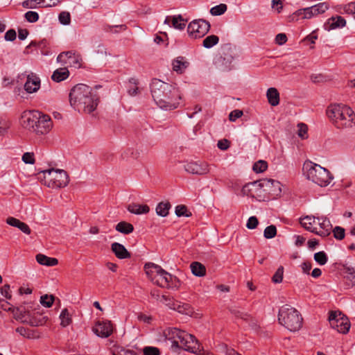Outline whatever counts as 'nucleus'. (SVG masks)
Wrapping results in <instances>:
<instances>
[{"label": "nucleus", "mask_w": 355, "mask_h": 355, "mask_svg": "<svg viewBox=\"0 0 355 355\" xmlns=\"http://www.w3.org/2000/svg\"><path fill=\"white\" fill-rule=\"evenodd\" d=\"M71 106L79 112L89 114L94 112L99 103L96 92L85 84L75 85L69 93Z\"/></svg>", "instance_id": "obj_1"}, {"label": "nucleus", "mask_w": 355, "mask_h": 355, "mask_svg": "<svg viewBox=\"0 0 355 355\" xmlns=\"http://www.w3.org/2000/svg\"><path fill=\"white\" fill-rule=\"evenodd\" d=\"M326 113L331 123L337 129H349L355 126V112L348 105L342 103L331 104Z\"/></svg>", "instance_id": "obj_2"}, {"label": "nucleus", "mask_w": 355, "mask_h": 355, "mask_svg": "<svg viewBox=\"0 0 355 355\" xmlns=\"http://www.w3.org/2000/svg\"><path fill=\"white\" fill-rule=\"evenodd\" d=\"M166 338L172 343V348L198 354L201 352V346L198 340L191 334L177 328H168L164 331Z\"/></svg>", "instance_id": "obj_3"}, {"label": "nucleus", "mask_w": 355, "mask_h": 355, "mask_svg": "<svg viewBox=\"0 0 355 355\" xmlns=\"http://www.w3.org/2000/svg\"><path fill=\"white\" fill-rule=\"evenodd\" d=\"M144 269L148 277L160 287L178 289L180 286L179 279L164 270L160 266L147 263L144 266Z\"/></svg>", "instance_id": "obj_4"}, {"label": "nucleus", "mask_w": 355, "mask_h": 355, "mask_svg": "<svg viewBox=\"0 0 355 355\" xmlns=\"http://www.w3.org/2000/svg\"><path fill=\"white\" fill-rule=\"evenodd\" d=\"M302 171L307 180L320 187H327L334 179L328 169L311 161L304 163Z\"/></svg>", "instance_id": "obj_5"}, {"label": "nucleus", "mask_w": 355, "mask_h": 355, "mask_svg": "<svg viewBox=\"0 0 355 355\" xmlns=\"http://www.w3.org/2000/svg\"><path fill=\"white\" fill-rule=\"evenodd\" d=\"M278 321L291 331H297L302 326V318L300 312L295 308L285 305L279 311Z\"/></svg>", "instance_id": "obj_6"}, {"label": "nucleus", "mask_w": 355, "mask_h": 355, "mask_svg": "<svg viewBox=\"0 0 355 355\" xmlns=\"http://www.w3.org/2000/svg\"><path fill=\"white\" fill-rule=\"evenodd\" d=\"M41 180L48 187L58 189L66 187L69 183V177L62 169L49 168L40 173Z\"/></svg>", "instance_id": "obj_7"}, {"label": "nucleus", "mask_w": 355, "mask_h": 355, "mask_svg": "<svg viewBox=\"0 0 355 355\" xmlns=\"http://www.w3.org/2000/svg\"><path fill=\"white\" fill-rule=\"evenodd\" d=\"M172 85L159 79H153L150 84L152 96L159 106L164 103V94L171 92Z\"/></svg>", "instance_id": "obj_8"}, {"label": "nucleus", "mask_w": 355, "mask_h": 355, "mask_svg": "<svg viewBox=\"0 0 355 355\" xmlns=\"http://www.w3.org/2000/svg\"><path fill=\"white\" fill-rule=\"evenodd\" d=\"M241 192L243 195L255 198L259 201L265 200L268 198L262 187V180L245 184L242 188Z\"/></svg>", "instance_id": "obj_9"}, {"label": "nucleus", "mask_w": 355, "mask_h": 355, "mask_svg": "<svg viewBox=\"0 0 355 355\" xmlns=\"http://www.w3.org/2000/svg\"><path fill=\"white\" fill-rule=\"evenodd\" d=\"M330 326L341 334H347L350 328V322L341 313L331 312L329 316Z\"/></svg>", "instance_id": "obj_10"}, {"label": "nucleus", "mask_w": 355, "mask_h": 355, "mask_svg": "<svg viewBox=\"0 0 355 355\" xmlns=\"http://www.w3.org/2000/svg\"><path fill=\"white\" fill-rule=\"evenodd\" d=\"M210 28V24L204 19H196L189 23L187 33L193 39L200 38L205 35Z\"/></svg>", "instance_id": "obj_11"}, {"label": "nucleus", "mask_w": 355, "mask_h": 355, "mask_svg": "<svg viewBox=\"0 0 355 355\" xmlns=\"http://www.w3.org/2000/svg\"><path fill=\"white\" fill-rule=\"evenodd\" d=\"M164 103L159 107L165 110H173L178 107L181 100V94L178 88L172 85L171 92L164 94Z\"/></svg>", "instance_id": "obj_12"}, {"label": "nucleus", "mask_w": 355, "mask_h": 355, "mask_svg": "<svg viewBox=\"0 0 355 355\" xmlns=\"http://www.w3.org/2000/svg\"><path fill=\"white\" fill-rule=\"evenodd\" d=\"M57 61L62 64H67L75 68H80L82 63V58L79 54H76L72 51L62 52L57 57Z\"/></svg>", "instance_id": "obj_13"}, {"label": "nucleus", "mask_w": 355, "mask_h": 355, "mask_svg": "<svg viewBox=\"0 0 355 355\" xmlns=\"http://www.w3.org/2000/svg\"><path fill=\"white\" fill-rule=\"evenodd\" d=\"M52 127L53 122L51 117L40 112L34 132L37 135H45L51 130Z\"/></svg>", "instance_id": "obj_14"}, {"label": "nucleus", "mask_w": 355, "mask_h": 355, "mask_svg": "<svg viewBox=\"0 0 355 355\" xmlns=\"http://www.w3.org/2000/svg\"><path fill=\"white\" fill-rule=\"evenodd\" d=\"M185 171L193 175H204L209 173V164L205 162H190L184 165Z\"/></svg>", "instance_id": "obj_15"}, {"label": "nucleus", "mask_w": 355, "mask_h": 355, "mask_svg": "<svg viewBox=\"0 0 355 355\" xmlns=\"http://www.w3.org/2000/svg\"><path fill=\"white\" fill-rule=\"evenodd\" d=\"M315 234L322 237L329 236L332 230L330 220L326 217H317Z\"/></svg>", "instance_id": "obj_16"}, {"label": "nucleus", "mask_w": 355, "mask_h": 355, "mask_svg": "<svg viewBox=\"0 0 355 355\" xmlns=\"http://www.w3.org/2000/svg\"><path fill=\"white\" fill-rule=\"evenodd\" d=\"M39 111H25L21 115V124L27 129L33 130L35 128L37 120L39 118Z\"/></svg>", "instance_id": "obj_17"}, {"label": "nucleus", "mask_w": 355, "mask_h": 355, "mask_svg": "<svg viewBox=\"0 0 355 355\" xmlns=\"http://www.w3.org/2000/svg\"><path fill=\"white\" fill-rule=\"evenodd\" d=\"M93 331L99 337L107 338L113 332V325L110 320L99 321L96 324Z\"/></svg>", "instance_id": "obj_18"}, {"label": "nucleus", "mask_w": 355, "mask_h": 355, "mask_svg": "<svg viewBox=\"0 0 355 355\" xmlns=\"http://www.w3.org/2000/svg\"><path fill=\"white\" fill-rule=\"evenodd\" d=\"M281 183L272 179H263L262 187H263L266 196L268 195L278 196L282 192Z\"/></svg>", "instance_id": "obj_19"}, {"label": "nucleus", "mask_w": 355, "mask_h": 355, "mask_svg": "<svg viewBox=\"0 0 355 355\" xmlns=\"http://www.w3.org/2000/svg\"><path fill=\"white\" fill-rule=\"evenodd\" d=\"M346 25L345 19L340 16L331 17L324 25V28L330 31L334 29L343 28Z\"/></svg>", "instance_id": "obj_20"}, {"label": "nucleus", "mask_w": 355, "mask_h": 355, "mask_svg": "<svg viewBox=\"0 0 355 355\" xmlns=\"http://www.w3.org/2000/svg\"><path fill=\"white\" fill-rule=\"evenodd\" d=\"M40 87V80L35 74L31 73L27 76V80L24 85V89L28 93L37 92Z\"/></svg>", "instance_id": "obj_21"}, {"label": "nucleus", "mask_w": 355, "mask_h": 355, "mask_svg": "<svg viewBox=\"0 0 355 355\" xmlns=\"http://www.w3.org/2000/svg\"><path fill=\"white\" fill-rule=\"evenodd\" d=\"M189 66V62L182 56L177 57L172 62V68L179 74L183 73Z\"/></svg>", "instance_id": "obj_22"}, {"label": "nucleus", "mask_w": 355, "mask_h": 355, "mask_svg": "<svg viewBox=\"0 0 355 355\" xmlns=\"http://www.w3.org/2000/svg\"><path fill=\"white\" fill-rule=\"evenodd\" d=\"M164 24L172 26L178 30H183L187 24V21L184 20L181 15L166 17L164 20Z\"/></svg>", "instance_id": "obj_23"}, {"label": "nucleus", "mask_w": 355, "mask_h": 355, "mask_svg": "<svg viewBox=\"0 0 355 355\" xmlns=\"http://www.w3.org/2000/svg\"><path fill=\"white\" fill-rule=\"evenodd\" d=\"M112 251L114 252L115 256L120 259H128L130 257V253L126 250V248L122 244L114 242L111 245Z\"/></svg>", "instance_id": "obj_24"}, {"label": "nucleus", "mask_w": 355, "mask_h": 355, "mask_svg": "<svg viewBox=\"0 0 355 355\" xmlns=\"http://www.w3.org/2000/svg\"><path fill=\"white\" fill-rule=\"evenodd\" d=\"M300 223L306 230L315 233V226L317 225L316 218L315 216H306L305 217L300 218Z\"/></svg>", "instance_id": "obj_25"}, {"label": "nucleus", "mask_w": 355, "mask_h": 355, "mask_svg": "<svg viewBox=\"0 0 355 355\" xmlns=\"http://www.w3.org/2000/svg\"><path fill=\"white\" fill-rule=\"evenodd\" d=\"M232 313L238 318H241L248 322L252 327H257V323L252 317L248 313L243 311L239 309H233L231 310Z\"/></svg>", "instance_id": "obj_26"}, {"label": "nucleus", "mask_w": 355, "mask_h": 355, "mask_svg": "<svg viewBox=\"0 0 355 355\" xmlns=\"http://www.w3.org/2000/svg\"><path fill=\"white\" fill-rule=\"evenodd\" d=\"M69 76V71L67 67H62L53 71L51 78L53 81L60 83L66 80Z\"/></svg>", "instance_id": "obj_27"}, {"label": "nucleus", "mask_w": 355, "mask_h": 355, "mask_svg": "<svg viewBox=\"0 0 355 355\" xmlns=\"http://www.w3.org/2000/svg\"><path fill=\"white\" fill-rule=\"evenodd\" d=\"M128 210L135 214H147L150 211V208L147 205H139L132 203L128 206Z\"/></svg>", "instance_id": "obj_28"}, {"label": "nucleus", "mask_w": 355, "mask_h": 355, "mask_svg": "<svg viewBox=\"0 0 355 355\" xmlns=\"http://www.w3.org/2000/svg\"><path fill=\"white\" fill-rule=\"evenodd\" d=\"M266 96L268 103L272 106H276L279 103V94L276 88H269L267 90Z\"/></svg>", "instance_id": "obj_29"}, {"label": "nucleus", "mask_w": 355, "mask_h": 355, "mask_svg": "<svg viewBox=\"0 0 355 355\" xmlns=\"http://www.w3.org/2000/svg\"><path fill=\"white\" fill-rule=\"evenodd\" d=\"M36 260L38 263L47 266H54L58 263V260L57 259L49 257L42 254H37Z\"/></svg>", "instance_id": "obj_30"}, {"label": "nucleus", "mask_w": 355, "mask_h": 355, "mask_svg": "<svg viewBox=\"0 0 355 355\" xmlns=\"http://www.w3.org/2000/svg\"><path fill=\"white\" fill-rule=\"evenodd\" d=\"M190 268L193 275L196 277H204L206 275L205 266L200 262L194 261L191 263Z\"/></svg>", "instance_id": "obj_31"}, {"label": "nucleus", "mask_w": 355, "mask_h": 355, "mask_svg": "<svg viewBox=\"0 0 355 355\" xmlns=\"http://www.w3.org/2000/svg\"><path fill=\"white\" fill-rule=\"evenodd\" d=\"M173 310L186 315L191 314L193 312L192 308L189 304L183 303L178 300L175 302Z\"/></svg>", "instance_id": "obj_32"}, {"label": "nucleus", "mask_w": 355, "mask_h": 355, "mask_svg": "<svg viewBox=\"0 0 355 355\" xmlns=\"http://www.w3.org/2000/svg\"><path fill=\"white\" fill-rule=\"evenodd\" d=\"M12 123L7 117L0 115V136H4L8 134Z\"/></svg>", "instance_id": "obj_33"}, {"label": "nucleus", "mask_w": 355, "mask_h": 355, "mask_svg": "<svg viewBox=\"0 0 355 355\" xmlns=\"http://www.w3.org/2000/svg\"><path fill=\"white\" fill-rule=\"evenodd\" d=\"M116 231L124 234H128L133 232L134 227L132 224L125 221L119 222L115 227Z\"/></svg>", "instance_id": "obj_34"}, {"label": "nucleus", "mask_w": 355, "mask_h": 355, "mask_svg": "<svg viewBox=\"0 0 355 355\" xmlns=\"http://www.w3.org/2000/svg\"><path fill=\"white\" fill-rule=\"evenodd\" d=\"M171 207L168 202H161L156 207V213L158 216L165 217L168 214Z\"/></svg>", "instance_id": "obj_35"}, {"label": "nucleus", "mask_w": 355, "mask_h": 355, "mask_svg": "<svg viewBox=\"0 0 355 355\" xmlns=\"http://www.w3.org/2000/svg\"><path fill=\"white\" fill-rule=\"evenodd\" d=\"M60 325L63 327L69 326L72 322L71 315L67 308L62 310L60 314Z\"/></svg>", "instance_id": "obj_36"}, {"label": "nucleus", "mask_w": 355, "mask_h": 355, "mask_svg": "<svg viewBox=\"0 0 355 355\" xmlns=\"http://www.w3.org/2000/svg\"><path fill=\"white\" fill-rule=\"evenodd\" d=\"M309 9L312 11L313 16L315 17L325 12L329 9V6L327 3L323 2L311 6Z\"/></svg>", "instance_id": "obj_37"}, {"label": "nucleus", "mask_w": 355, "mask_h": 355, "mask_svg": "<svg viewBox=\"0 0 355 355\" xmlns=\"http://www.w3.org/2000/svg\"><path fill=\"white\" fill-rule=\"evenodd\" d=\"M152 295L155 296L157 300H158L163 304L166 305L171 309H173L175 302H176V300H175L174 299L171 298L166 295H162V296H159V295H155L154 293H153Z\"/></svg>", "instance_id": "obj_38"}, {"label": "nucleus", "mask_w": 355, "mask_h": 355, "mask_svg": "<svg viewBox=\"0 0 355 355\" xmlns=\"http://www.w3.org/2000/svg\"><path fill=\"white\" fill-rule=\"evenodd\" d=\"M219 42V37L215 35H211L206 37L203 42L202 45L206 49H210L214 45L217 44Z\"/></svg>", "instance_id": "obj_39"}, {"label": "nucleus", "mask_w": 355, "mask_h": 355, "mask_svg": "<svg viewBox=\"0 0 355 355\" xmlns=\"http://www.w3.org/2000/svg\"><path fill=\"white\" fill-rule=\"evenodd\" d=\"M111 352L112 355H137L133 350L126 349L119 346L114 347Z\"/></svg>", "instance_id": "obj_40"}, {"label": "nucleus", "mask_w": 355, "mask_h": 355, "mask_svg": "<svg viewBox=\"0 0 355 355\" xmlns=\"http://www.w3.org/2000/svg\"><path fill=\"white\" fill-rule=\"evenodd\" d=\"M0 309L6 311H11L13 313L15 317L18 318L17 312L19 311L18 308H15L12 305H10L8 302L4 300L0 299Z\"/></svg>", "instance_id": "obj_41"}, {"label": "nucleus", "mask_w": 355, "mask_h": 355, "mask_svg": "<svg viewBox=\"0 0 355 355\" xmlns=\"http://www.w3.org/2000/svg\"><path fill=\"white\" fill-rule=\"evenodd\" d=\"M227 9V6L226 4L220 3L219 5L215 6L213 8H211L210 10V13L213 16H218V15H221L223 13H225L226 12Z\"/></svg>", "instance_id": "obj_42"}, {"label": "nucleus", "mask_w": 355, "mask_h": 355, "mask_svg": "<svg viewBox=\"0 0 355 355\" xmlns=\"http://www.w3.org/2000/svg\"><path fill=\"white\" fill-rule=\"evenodd\" d=\"M314 260L320 266H324L328 261L327 254L324 251H320L314 254Z\"/></svg>", "instance_id": "obj_43"}, {"label": "nucleus", "mask_w": 355, "mask_h": 355, "mask_svg": "<svg viewBox=\"0 0 355 355\" xmlns=\"http://www.w3.org/2000/svg\"><path fill=\"white\" fill-rule=\"evenodd\" d=\"M276 235H277V228L273 225L266 227L263 231V236L267 239H272Z\"/></svg>", "instance_id": "obj_44"}, {"label": "nucleus", "mask_w": 355, "mask_h": 355, "mask_svg": "<svg viewBox=\"0 0 355 355\" xmlns=\"http://www.w3.org/2000/svg\"><path fill=\"white\" fill-rule=\"evenodd\" d=\"M54 300L55 297L53 295H44L40 297V301L42 305H43L45 307L49 308L53 305Z\"/></svg>", "instance_id": "obj_45"}, {"label": "nucleus", "mask_w": 355, "mask_h": 355, "mask_svg": "<svg viewBox=\"0 0 355 355\" xmlns=\"http://www.w3.org/2000/svg\"><path fill=\"white\" fill-rule=\"evenodd\" d=\"M268 168V164L266 161L259 160L253 165V171L255 173H262L265 171Z\"/></svg>", "instance_id": "obj_46"}, {"label": "nucleus", "mask_w": 355, "mask_h": 355, "mask_svg": "<svg viewBox=\"0 0 355 355\" xmlns=\"http://www.w3.org/2000/svg\"><path fill=\"white\" fill-rule=\"evenodd\" d=\"M175 214L178 217H181V216L189 217V216H191V213L188 211L187 207L185 205H178L175 207Z\"/></svg>", "instance_id": "obj_47"}, {"label": "nucleus", "mask_w": 355, "mask_h": 355, "mask_svg": "<svg viewBox=\"0 0 355 355\" xmlns=\"http://www.w3.org/2000/svg\"><path fill=\"white\" fill-rule=\"evenodd\" d=\"M58 19L60 24L69 25L71 23V15L69 12L62 11L60 13Z\"/></svg>", "instance_id": "obj_48"}, {"label": "nucleus", "mask_w": 355, "mask_h": 355, "mask_svg": "<svg viewBox=\"0 0 355 355\" xmlns=\"http://www.w3.org/2000/svg\"><path fill=\"white\" fill-rule=\"evenodd\" d=\"M283 274L284 268L283 266H279L272 278V282L275 284L281 283L283 280Z\"/></svg>", "instance_id": "obj_49"}, {"label": "nucleus", "mask_w": 355, "mask_h": 355, "mask_svg": "<svg viewBox=\"0 0 355 355\" xmlns=\"http://www.w3.org/2000/svg\"><path fill=\"white\" fill-rule=\"evenodd\" d=\"M303 8L299 9L288 17V21L290 22H295L300 19H303Z\"/></svg>", "instance_id": "obj_50"}, {"label": "nucleus", "mask_w": 355, "mask_h": 355, "mask_svg": "<svg viewBox=\"0 0 355 355\" xmlns=\"http://www.w3.org/2000/svg\"><path fill=\"white\" fill-rule=\"evenodd\" d=\"M298 131L297 135L298 136L302 138V139L307 138V131H308V127L304 123H299L297 125Z\"/></svg>", "instance_id": "obj_51"}, {"label": "nucleus", "mask_w": 355, "mask_h": 355, "mask_svg": "<svg viewBox=\"0 0 355 355\" xmlns=\"http://www.w3.org/2000/svg\"><path fill=\"white\" fill-rule=\"evenodd\" d=\"M26 19L31 23L36 22L39 19V15L34 11H28L24 15Z\"/></svg>", "instance_id": "obj_52"}, {"label": "nucleus", "mask_w": 355, "mask_h": 355, "mask_svg": "<svg viewBox=\"0 0 355 355\" xmlns=\"http://www.w3.org/2000/svg\"><path fill=\"white\" fill-rule=\"evenodd\" d=\"M143 352L144 355H159L160 352L157 347H145L143 349Z\"/></svg>", "instance_id": "obj_53"}, {"label": "nucleus", "mask_w": 355, "mask_h": 355, "mask_svg": "<svg viewBox=\"0 0 355 355\" xmlns=\"http://www.w3.org/2000/svg\"><path fill=\"white\" fill-rule=\"evenodd\" d=\"M334 236L336 239L342 240L345 237V229L337 226L333 230Z\"/></svg>", "instance_id": "obj_54"}, {"label": "nucleus", "mask_w": 355, "mask_h": 355, "mask_svg": "<svg viewBox=\"0 0 355 355\" xmlns=\"http://www.w3.org/2000/svg\"><path fill=\"white\" fill-rule=\"evenodd\" d=\"M259 224V220L256 216H250L246 223V227L249 230L255 229Z\"/></svg>", "instance_id": "obj_55"}, {"label": "nucleus", "mask_w": 355, "mask_h": 355, "mask_svg": "<svg viewBox=\"0 0 355 355\" xmlns=\"http://www.w3.org/2000/svg\"><path fill=\"white\" fill-rule=\"evenodd\" d=\"M22 161L26 164H33L35 162L33 153H25L22 155Z\"/></svg>", "instance_id": "obj_56"}, {"label": "nucleus", "mask_w": 355, "mask_h": 355, "mask_svg": "<svg viewBox=\"0 0 355 355\" xmlns=\"http://www.w3.org/2000/svg\"><path fill=\"white\" fill-rule=\"evenodd\" d=\"M44 2V0H26L22 3V6L26 8H35V3L38 4Z\"/></svg>", "instance_id": "obj_57"}, {"label": "nucleus", "mask_w": 355, "mask_h": 355, "mask_svg": "<svg viewBox=\"0 0 355 355\" xmlns=\"http://www.w3.org/2000/svg\"><path fill=\"white\" fill-rule=\"evenodd\" d=\"M243 112L239 110H234L232 111L229 114V119L231 121H235L237 119L241 117Z\"/></svg>", "instance_id": "obj_58"}, {"label": "nucleus", "mask_w": 355, "mask_h": 355, "mask_svg": "<svg viewBox=\"0 0 355 355\" xmlns=\"http://www.w3.org/2000/svg\"><path fill=\"white\" fill-rule=\"evenodd\" d=\"M287 41V37L284 33H279L275 37V42L279 45L285 44Z\"/></svg>", "instance_id": "obj_59"}, {"label": "nucleus", "mask_w": 355, "mask_h": 355, "mask_svg": "<svg viewBox=\"0 0 355 355\" xmlns=\"http://www.w3.org/2000/svg\"><path fill=\"white\" fill-rule=\"evenodd\" d=\"M6 223L10 226L19 227V225L21 224V221H20L19 219L14 218V217H8L6 219Z\"/></svg>", "instance_id": "obj_60"}, {"label": "nucleus", "mask_w": 355, "mask_h": 355, "mask_svg": "<svg viewBox=\"0 0 355 355\" xmlns=\"http://www.w3.org/2000/svg\"><path fill=\"white\" fill-rule=\"evenodd\" d=\"M217 146L219 149L225 150L230 147V141L225 139L219 140L218 141Z\"/></svg>", "instance_id": "obj_61"}, {"label": "nucleus", "mask_w": 355, "mask_h": 355, "mask_svg": "<svg viewBox=\"0 0 355 355\" xmlns=\"http://www.w3.org/2000/svg\"><path fill=\"white\" fill-rule=\"evenodd\" d=\"M5 40L7 41H13L16 39V32L14 29L8 30L5 34Z\"/></svg>", "instance_id": "obj_62"}, {"label": "nucleus", "mask_w": 355, "mask_h": 355, "mask_svg": "<svg viewBox=\"0 0 355 355\" xmlns=\"http://www.w3.org/2000/svg\"><path fill=\"white\" fill-rule=\"evenodd\" d=\"M10 291V288L9 285H4L1 289V295L8 300L11 299V294Z\"/></svg>", "instance_id": "obj_63"}, {"label": "nucleus", "mask_w": 355, "mask_h": 355, "mask_svg": "<svg viewBox=\"0 0 355 355\" xmlns=\"http://www.w3.org/2000/svg\"><path fill=\"white\" fill-rule=\"evenodd\" d=\"M16 331L24 337H31L29 330L23 327L17 328Z\"/></svg>", "instance_id": "obj_64"}]
</instances>
